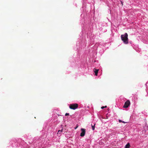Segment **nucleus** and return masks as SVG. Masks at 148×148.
Instances as JSON below:
<instances>
[{
	"mask_svg": "<svg viewBox=\"0 0 148 148\" xmlns=\"http://www.w3.org/2000/svg\"><path fill=\"white\" fill-rule=\"evenodd\" d=\"M121 39L125 44H127L128 43V34L125 33L124 34L121 35Z\"/></svg>",
	"mask_w": 148,
	"mask_h": 148,
	"instance_id": "obj_1",
	"label": "nucleus"
},
{
	"mask_svg": "<svg viewBox=\"0 0 148 148\" xmlns=\"http://www.w3.org/2000/svg\"><path fill=\"white\" fill-rule=\"evenodd\" d=\"M78 106L77 103H73L71 104L69 106V108L71 109L75 110L77 108Z\"/></svg>",
	"mask_w": 148,
	"mask_h": 148,
	"instance_id": "obj_2",
	"label": "nucleus"
},
{
	"mask_svg": "<svg viewBox=\"0 0 148 148\" xmlns=\"http://www.w3.org/2000/svg\"><path fill=\"white\" fill-rule=\"evenodd\" d=\"M130 104V102L129 100H127L125 103L124 105L123 106V108H127L128 107Z\"/></svg>",
	"mask_w": 148,
	"mask_h": 148,
	"instance_id": "obj_3",
	"label": "nucleus"
},
{
	"mask_svg": "<svg viewBox=\"0 0 148 148\" xmlns=\"http://www.w3.org/2000/svg\"><path fill=\"white\" fill-rule=\"evenodd\" d=\"M81 132L80 134V136H81L83 137L84 136L86 133V130L84 128H81Z\"/></svg>",
	"mask_w": 148,
	"mask_h": 148,
	"instance_id": "obj_4",
	"label": "nucleus"
},
{
	"mask_svg": "<svg viewBox=\"0 0 148 148\" xmlns=\"http://www.w3.org/2000/svg\"><path fill=\"white\" fill-rule=\"evenodd\" d=\"M93 71L95 73V75L96 76H97L99 71V69H97L95 68H94L93 69Z\"/></svg>",
	"mask_w": 148,
	"mask_h": 148,
	"instance_id": "obj_5",
	"label": "nucleus"
},
{
	"mask_svg": "<svg viewBox=\"0 0 148 148\" xmlns=\"http://www.w3.org/2000/svg\"><path fill=\"white\" fill-rule=\"evenodd\" d=\"M130 147V145L129 143H127L125 146L124 148H129Z\"/></svg>",
	"mask_w": 148,
	"mask_h": 148,
	"instance_id": "obj_6",
	"label": "nucleus"
},
{
	"mask_svg": "<svg viewBox=\"0 0 148 148\" xmlns=\"http://www.w3.org/2000/svg\"><path fill=\"white\" fill-rule=\"evenodd\" d=\"M95 124L94 126H92V129L93 130H95Z\"/></svg>",
	"mask_w": 148,
	"mask_h": 148,
	"instance_id": "obj_7",
	"label": "nucleus"
},
{
	"mask_svg": "<svg viewBox=\"0 0 148 148\" xmlns=\"http://www.w3.org/2000/svg\"><path fill=\"white\" fill-rule=\"evenodd\" d=\"M119 122H122L123 123H126V122H124V121H123L122 120H119Z\"/></svg>",
	"mask_w": 148,
	"mask_h": 148,
	"instance_id": "obj_8",
	"label": "nucleus"
},
{
	"mask_svg": "<svg viewBox=\"0 0 148 148\" xmlns=\"http://www.w3.org/2000/svg\"><path fill=\"white\" fill-rule=\"evenodd\" d=\"M106 107H107V106H102V107H101V108L102 109H103L104 108H106Z\"/></svg>",
	"mask_w": 148,
	"mask_h": 148,
	"instance_id": "obj_9",
	"label": "nucleus"
},
{
	"mask_svg": "<svg viewBox=\"0 0 148 148\" xmlns=\"http://www.w3.org/2000/svg\"><path fill=\"white\" fill-rule=\"evenodd\" d=\"M69 113H66L65 114V115L66 116H67V115H69Z\"/></svg>",
	"mask_w": 148,
	"mask_h": 148,
	"instance_id": "obj_10",
	"label": "nucleus"
},
{
	"mask_svg": "<svg viewBox=\"0 0 148 148\" xmlns=\"http://www.w3.org/2000/svg\"><path fill=\"white\" fill-rule=\"evenodd\" d=\"M63 129H62L61 130H59L58 131V132H62Z\"/></svg>",
	"mask_w": 148,
	"mask_h": 148,
	"instance_id": "obj_11",
	"label": "nucleus"
},
{
	"mask_svg": "<svg viewBox=\"0 0 148 148\" xmlns=\"http://www.w3.org/2000/svg\"><path fill=\"white\" fill-rule=\"evenodd\" d=\"M78 127V126L77 125L76 127L75 128V129H76Z\"/></svg>",
	"mask_w": 148,
	"mask_h": 148,
	"instance_id": "obj_12",
	"label": "nucleus"
},
{
	"mask_svg": "<svg viewBox=\"0 0 148 148\" xmlns=\"http://www.w3.org/2000/svg\"><path fill=\"white\" fill-rule=\"evenodd\" d=\"M121 2V3H122V5H123V3H122V2Z\"/></svg>",
	"mask_w": 148,
	"mask_h": 148,
	"instance_id": "obj_13",
	"label": "nucleus"
}]
</instances>
